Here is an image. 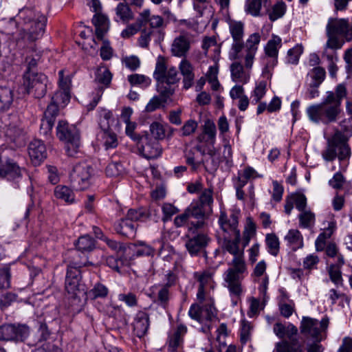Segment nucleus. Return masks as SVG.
<instances>
[{"label": "nucleus", "mask_w": 352, "mask_h": 352, "mask_svg": "<svg viewBox=\"0 0 352 352\" xmlns=\"http://www.w3.org/2000/svg\"><path fill=\"white\" fill-rule=\"evenodd\" d=\"M193 9L197 12L198 16L201 17L204 10L206 9L208 4L212 0H192Z\"/></svg>", "instance_id": "774afa93"}, {"label": "nucleus", "mask_w": 352, "mask_h": 352, "mask_svg": "<svg viewBox=\"0 0 352 352\" xmlns=\"http://www.w3.org/2000/svg\"><path fill=\"white\" fill-rule=\"evenodd\" d=\"M347 96L346 85L338 84L335 91H328L322 102L309 106L306 113L309 120L315 124H329L337 121L342 109V102Z\"/></svg>", "instance_id": "f257e3e1"}, {"label": "nucleus", "mask_w": 352, "mask_h": 352, "mask_svg": "<svg viewBox=\"0 0 352 352\" xmlns=\"http://www.w3.org/2000/svg\"><path fill=\"white\" fill-rule=\"evenodd\" d=\"M238 217L232 214L228 217L225 212H221L219 223L223 232V242H240V231L238 230Z\"/></svg>", "instance_id": "9d476101"}, {"label": "nucleus", "mask_w": 352, "mask_h": 352, "mask_svg": "<svg viewBox=\"0 0 352 352\" xmlns=\"http://www.w3.org/2000/svg\"><path fill=\"white\" fill-rule=\"evenodd\" d=\"M239 244V243H223L222 246L223 251H226L234 256V258L229 263V265H234V263L238 262V261L245 263L244 259L245 245L241 247Z\"/></svg>", "instance_id": "a878e982"}, {"label": "nucleus", "mask_w": 352, "mask_h": 352, "mask_svg": "<svg viewBox=\"0 0 352 352\" xmlns=\"http://www.w3.org/2000/svg\"><path fill=\"white\" fill-rule=\"evenodd\" d=\"M190 47L188 38L184 35H180L173 41L170 49L171 54L177 57H186Z\"/></svg>", "instance_id": "5701e85b"}, {"label": "nucleus", "mask_w": 352, "mask_h": 352, "mask_svg": "<svg viewBox=\"0 0 352 352\" xmlns=\"http://www.w3.org/2000/svg\"><path fill=\"white\" fill-rule=\"evenodd\" d=\"M282 45V40L278 36H274L270 39L265 47V52L268 58H278V50Z\"/></svg>", "instance_id": "2f4dec72"}, {"label": "nucleus", "mask_w": 352, "mask_h": 352, "mask_svg": "<svg viewBox=\"0 0 352 352\" xmlns=\"http://www.w3.org/2000/svg\"><path fill=\"white\" fill-rule=\"evenodd\" d=\"M154 34L152 30H143L138 39V44L141 47H148L151 40V36Z\"/></svg>", "instance_id": "69168bd1"}, {"label": "nucleus", "mask_w": 352, "mask_h": 352, "mask_svg": "<svg viewBox=\"0 0 352 352\" xmlns=\"http://www.w3.org/2000/svg\"><path fill=\"white\" fill-rule=\"evenodd\" d=\"M297 333V327L292 324H289L285 330V336L289 340L283 339L276 342L273 352H305L302 344L296 338H294Z\"/></svg>", "instance_id": "f8f14e48"}, {"label": "nucleus", "mask_w": 352, "mask_h": 352, "mask_svg": "<svg viewBox=\"0 0 352 352\" xmlns=\"http://www.w3.org/2000/svg\"><path fill=\"white\" fill-rule=\"evenodd\" d=\"M327 36L328 39L325 44L324 49L336 51L342 48L344 43L340 41L336 35L327 32Z\"/></svg>", "instance_id": "6e6d98bb"}, {"label": "nucleus", "mask_w": 352, "mask_h": 352, "mask_svg": "<svg viewBox=\"0 0 352 352\" xmlns=\"http://www.w3.org/2000/svg\"><path fill=\"white\" fill-rule=\"evenodd\" d=\"M315 215L310 211L304 210L299 214L300 224L303 228L310 227L314 222Z\"/></svg>", "instance_id": "bf43d9fd"}, {"label": "nucleus", "mask_w": 352, "mask_h": 352, "mask_svg": "<svg viewBox=\"0 0 352 352\" xmlns=\"http://www.w3.org/2000/svg\"><path fill=\"white\" fill-rule=\"evenodd\" d=\"M150 325L149 316L143 311H139L133 321V331L135 334L139 337H143L147 332Z\"/></svg>", "instance_id": "4be33fe9"}, {"label": "nucleus", "mask_w": 352, "mask_h": 352, "mask_svg": "<svg viewBox=\"0 0 352 352\" xmlns=\"http://www.w3.org/2000/svg\"><path fill=\"white\" fill-rule=\"evenodd\" d=\"M137 143L140 153L146 159H155L162 154V148L158 141L153 140L148 134L142 136Z\"/></svg>", "instance_id": "4468645a"}, {"label": "nucleus", "mask_w": 352, "mask_h": 352, "mask_svg": "<svg viewBox=\"0 0 352 352\" xmlns=\"http://www.w3.org/2000/svg\"><path fill=\"white\" fill-rule=\"evenodd\" d=\"M30 335V328L22 324H4L0 326V340L24 342Z\"/></svg>", "instance_id": "9b49d317"}, {"label": "nucleus", "mask_w": 352, "mask_h": 352, "mask_svg": "<svg viewBox=\"0 0 352 352\" xmlns=\"http://www.w3.org/2000/svg\"><path fill=\"white\" fill-rule=\"evenodd\" d=\"M19 25H21L17 44L24 47L41 38L45 32L47 18L41 12L32 8L19 10L16 16Z\"/></svg>", "instance_id": "f03ea898"}, {"label": "nucleus", "mask_w": 352, "mask_h": 352, "mask_svg": "<svg viewBox=\"0 0 352 352\" xmlns=\"http://www.w3.org/2000/svg\"><path fill=\"white\" fill-rule=\"evenodd\" d=\"M350 155L351 149L346 143V140L340 133H336L322 153V157L326 161H333L336 157L340 161H344L349 159Z\"/></svg>", "instance_id": "423d86ee"}, {"label": "nucleus", "mask_w": 352, "mask_h": 352, "mask_svg": "<svg viewBox=\"0 0 352 352\" xmlns=\"http://www.w3.org/2000/svg\"><path fill=\"white\" fill-rule=\"evenodd\" d=\"M327 272L331 280L336 285H342V277L341 268H339L338 266L330 265L327 267Z\"/></svg>", "instance_id": "3c124183"}, {"label": "nucleus", "mask_w": 352, "mask_h": 352, "mask_svg": "<svg viewBox=\"0 0 352 352\" xmlns=\"http://www.w3.org/2000/svg\"><path fill=\"white\" fill-rule=\"evenodd\" d=\"M320 258L317 255L309 254L303 260V268L309 271L316 270Z\"/></svg>", "instance_id": "e2e57ef3"}, {"label": "nucleus", "mask_w": 352, "mask_h": 352, "mask_svg": "<svg viewBox=\"0 0 352 352\" xmlns=\"http://www.w3.org/2000/svg\"><path fill=\"white\" fill-rule=\"evenodd\" d=\"M287 6L285 2L280 1L275 3L268 12L269 19L274 21L284 16L286 12Z\"/></svg>", "instance_id": "a19ab883"}, {"label": "nucleus", "mask_w": 352, "mask_h": 352, "mask_svg": "<svg viewBox=\"0 0 352 352\" xmlns=\"http://www.w3.org/2000/svg\"><path fill=\"white\" fill-rule=\"evenodd\" d=\"M248 274L245 263L235 262L223 274V286L228 290L232 304L236 306L243 294L244 289L242 282L245 275Z\"/></svg>", "instance_id": "7ed1b4c3"}, {"label": "nucleus", "mask_w": 352, "mask_h": 352, "mask_svg": "<svg viewBox=\"0 0 352 352\" xmlns=\"http://www.w3.org/2000/svg\"><path fill=\"white\" fill-rule=\"evenodd\" d=\"M213 191L211 188L204 189L197 202L205 207L208 210L212 212V205L213 204Z\"/></svg>", "instance_id": "79ce46f5"}, {"label": "nucleus", "mask_w": 352, "mask_h": 352, "mask_svg": "<svg viewBox=\"0 0 352 352\" xmlns=\"http://www.w3.org/2000/svg\"><path fill=\"white\" fill-rule=\"evenodd\" d=\"M217 129L214 122L208 120L205 122L204 126L203 134L198 137L199 142H205L214 145L216 140Z\"/></svg>", "instance_id": "7c9ffc66"}, {"label": "nucleus", "mask_w": 352, "mask_h": 352, "mask_svg": "<svg viewBox=\"0 0 352 352\" xmlns=\"http://www.w3.org/2000/svg\"><path fill=\"white\" fill-rule=\"evenodd\" d=\"M168 129H171L168 125L158 122H154L150 125L151 133L157 141L166 138Z\"/></svg>", "instance_id": "e433bc0d"}, {"label": "nucleus", "mask_w": 352, "mask_h": 352, "mask_svg": "<svg viewBox=\"0 0 352 352\" xmlns=\"http://www.w3.org/2000/svg\"><path fill=\"white\" fill-rule=\"evenodd\" d=\"M57 108L54 104L48 105L44 112V116L41 119L40 124V134L47 138L51 136L52 128L56 117L57 116Z\"/></svg>", "instance_id": "a211bd4d"}, {"label": "nucleus", "mask_w": 352, "mask_h": 352, "mask_svg": "<svg viewBox=\"0 0 352 352\" xmlns=\"http://www.w3.org/2000/svg\"><path fill=\"white\" fill-rule=\"evenodd\" d=\"M124 171L123 165L120 162H113L108 164L105 172L109 177H118Z\"/></svg>", "instance_id": "603ef678"}, {"label": "nucleus", "mask_w": 352, "mask_h": 352, "mask_svg": "<svg viewBox=\"0 0 352 352\" xmlns=\"http://www.w3.org/2000/svg\"><path fill=\"white\" fill-rule=\"evenodd\" d=\"M350 28L349 22L346 19H329L326 31L334 35L344 36L347 41H350L352 39Z\"/></svg>", "instance_id": "f3484780"}, {"label": "nucleus", "mask_w": 352, "mask_h": 352, "mask_svg": "<svg viewBox=\"0 0 352 352\" xmlns=\"http://www.w3.org/2000/svg\"><path fill=\"white\" fill-rule=\"evenodd\" d=\"M94 169L86 162L76 164L70 173L69 179L77 190L87 189L91 183Z\"/></svg>", "instance_id": "6e6552de"}, {"label": "nucleus", "mask_w": 352, "mask_h": 352, "mask_svg": "<svg viewBox=\"0 0 352 352\" xmlns=\"http://www.w3.org/2000/svg\"><path fill=\"white\" fill-rule=\"evenodd\" d=\"M0 177L8 181L18 182L22 177L21 169L12 160H8L0 167Z\"/></svg>", "instance_id": "412c9836"}, {"label": "nucleus", "mask_w": 352, "mask_h": 352, "mask_svg": "<svg viewBox=\"0 0 352 352\" xmlns=\"http://www.w3.org/2000/svg\"><path fill=\"white\" fill-rule=\"evenodd\" d=\"M85 265L81 263H70L67 266L65 278V289L68 293H74L81 279V272L80 268Z\"/></svg>", "instance_id": "2eb2a0df"}, {"label": "nucleus", "mask_w": 352, "mask_h": 352, "mask_svg": "<svg viewBox=\"0 0 352 352\" xmlns=\"http://www.w3.org/2000/svg\"><path fill=\"white\" fill-rule=\"evenodd\" d=\"M162 211L163 213L162 221L166 222L170 221L172 217L179 212V209L170 203H164L162 206Z\"/></svg>", "instance_id": "864d4df0"}, {"label": "nucleus", "mask_w": 352, "mask_h": 352, "mask_svg": "<svg viewBox=\"0 0 352 352\" xmlns=\"http://www.w3.org/2000/svg\"><path fill=\"white\" fill-rule=\"evenodd\" d=\"M316 248L317 251L324 250L327 256L331 258L339 254L336 243H316Z\"/></svg>", "instance_id": "5fc2aeb1"}, {"label": "nucleus", "mask_w": 352, "mask_h": 352, "mask_svg": "<svg viewBox=\"0 0 352 352\" xmlns=\"http://www.w3.org/2000/svg\"><path fill=\"white\" fill-rule=\"evenodd\" d=\"M125 123L126 124V129H125L126 134L129 137H130L133 141H135L136 142H139L142 136H140L139 134H138L135 132V129L137 126L136 123L132 122H127Z\"/></svg>", "instance_id": "338daca9"}, {"label": "nucleus", "mask_w": 352, "mask_h": 352, "mask_svg": "<svg viewBox=\"0 0 352 352\" xmlns=\"http://www.w3.org/2000/svg\"><path fill=\"white\" fill-rule=\"evenodd\" d=\"M217 320V311L214 305L206 304L201 307V322H200V323H210Z\"/></svg>", "instance_id": "58836bf2"}, {"label": "nucleus", "mask_w": 352, "mask_h": 352, "mask_svg": "<svg viewBox=\"0 0 352 352\" xmlns=\"http://www.w3.org/2000/svg\"><path fill=\"white\" fill-rule=\"evenodd\" d=\"M169 299V288L162 286L159 289L156 298L154 300V302L165 309L168 305Z\"/></svg>", "instance_id": "37998d69"}, {"label": "nucleus", "mask_w": 352, "mask_h": 352, "mask_svg": "<svg viewBox=\"0 0 352 352\" xmlns=\"http://www.w3.org/2000/svg\"><path fill=\"white\" fill-rule=\"evenodd\" d=\"M261 41V36L259 33H253L249 36L245 43L244 42L245 48V66L247 69H250L252 67L254 59L258 45Z\"/></svg>", "instance_id": "dca6fc26"}, {"label": "nucleus", "mask_w": 352, "mask_h": 352, "mask_svg": "<svg viewBox=\"0 0 352 352\" xmlns=\"http://www.w3.org/2000/svg\"><path fill=\"white\" fill-rule=\"evenodd\" d=\"M116 232L126 237L129 239H131L135 236V228L133 221H130L127 218H124L115 226Z\"/></svg>", "instance_id": "c85d7f7f"}, {"label": "nucleus", "mask_w": 352, "mask_h": 352, "mask_svg": "<svg viewBox=\"0 0 352 352\" xmlns=\"http://www.w3.org/2000/svg\"><path fill=\"white\" fill-rule=\"evenodd\" d=\"M112 75L110 71L104 67H100L97 69L96 73V81L105 87H108L111 83Z\"/></svg>", "instance_id": "49530a36"}, {"label": "nucleus", "mask_w": 352, "mask_h": 352, "mask_svg": "<svg viewBox=\"0 0 352 352\" xmlns=\"http://www.w3.org/2000/svg\"><path fill=\"white\" fill-rule=\"evenodd\" d=\"M188 215L197 219H202L206 214L211 212L199 203L192 202L186 210Z\"/></svg>", "instance_id": "ea45409f"}, {"label": "nucleus", "mask_w": 352, "mask_h": 352, "mask_svg": "<svg viewBox=\"0 0 352 352\" xmlns=\"http://www.w3.org/2000/svg\"><path fill=\"white\" fill-rule=\"evenodd\" d=\"M303 52L301 45H296L287 52V63L296 65L298 63L300 56Z\"/></svg>", "instance_id": "13d9d810"}, {"label": "nucleus", "mask_w": 352, "mask_h": 352, "mask_svg": "<svg viewBox=\"0 0 352 352\" xmlns=\"http://www.w3.org/2000/svg\"><path fill=\"white\" fill-rule=\"evenodd\" d=\"M70 100V93L67 91H57L52 98L49 105L54 104L57 108V114L59 108L65 107Z\"/></svg>", "instance_id": "72a5a7b5"}, {"label": "nucleus", "mask_w": 352, "mask_h": 352, "mask_svg": "<svg viewBox=\"0 0 352 352\" xmlns=\"http://www.w3.org/2000/svg\"><path fill=\"white\" fill-rule=\"evenodd\" d=\"M329 320L327 317L320 321L307 316H303L300 322V332L305 337L311 339L314 342H320L326 338V331Z\"/></svg>", "instance_id": "39448f33"}, {"label": "nucleus", "mask_w": 352, "mask_h": 352, "mask_svg": "<svg viewBox=\"0 0 352 352\" xmlns=\"http://www.w3.org/2000/svg\"><path fill=\"white\" fill-rule=\"evenodd\" d=\"M256 226L252 218L248 217L246 219V224L243 233V240L244 242H249L253 239L256 234Z\"/></svg>", "instance_id": "09e8293b"}, {"label": "nucleus", "mask_w": 352, "mask_h": 352, "mask_svg": "<svg viewBox=\"0 0 352 352\" xmlns=\"http://www.w3.org/2000/svg\"><path fill=\"white\" fill-rule=\"evenodd\" d=\"M148 217V212L146 208L129 209L126 218L131 221H144Z\"/></svg>", "instance_id": "a18cd8bd"}, {"label": "nucleus", "mask_w": 352, "mask_h": 352, "mask_svg": "<svg viewBox=\"0 0 352 352\" xmlns=\"http://www.w3.org/2000/svg\"><path fill=\"white\" fill-rule=\"evenodd\" d=\"M228 25L229 32L232 38L229 57L230 60H236L240 58V52L244 47L245 24L241 21L230 19L228 20Z\"/></svg>", "instance_id": "0eeeda50"}, {"label": "nucleus", "mask_w": 352, "mask_h": 352, "mask_svg": "<svg viewBox=\"0 0 352 352\" xmlns=\"http://www.w3.org/2000/svg\"><path fill=\"white\" fill-rule=\"evenodd\" d=\"M28 151L31 161L34 165L40 164L47 157L45 145L38 139H34L30 142Z\"/></svg>", "instance_id": "6ab92c4d"}, {"label": "nucleus", "mask_w": 352, "mask_h": 352, "mask_svg": "<svg viewBox=\"0 0 352 352\" xmlns=\"http://www.w3.org/2000/svg\"><path fill=\"white\" fill-rule=\"evenodd\" d=\"M58 138L65 142V150L70 157L75 156L79 151L80 146V133L74 125H70L65 120H60L56 126Z\"/></svg>", "instance_id": "20e7f679"}, {"label": "nucleus", "mask_w": 352, "mask_h": 352, "mask_svg": "<svg viewBox=\"0 0 352 352\" xmlns=\"http://www.w3.org/2000/svg\"><path fill=\"white\" fill-rule=\"evenodd\" d=\"M292 199L296 208L300 212L305 210L307 206V198L305 195L295 193L291 195Z\"/></svg>", "instance_id": "0e129e2a"}, {"label": "nucleus", "mask_w": 352, "mask_h": 352, "mask_svg": "<svg viewBox=\"0 0 352 352\" xmlns=\"http://www.w3.org/2000/svg\"><path fill=\"white\" fill-rule=\"evenodd\" d=\"M213 276V273L209 270H206L202 272H195L194 277L199 283V286L206 287L211 280Z\"/></svg>", "instance_id": "052dcab7"}, {"label": "nucleus", "mask_w": 352, "mask_h": 352, "mask_svg": "<svg viewBox=\"0 0 352 352\" xmlns=\"http://www.w3.org/2000/svg\"><path fill=\"white\" fill-rule=\"evenodd\" d=\"M199 153H201V157L205 155V151L201 150L200 146H196L185 152L186 162L191 167L192 171H197L201 165L204 166L206 169H208V164H206V162L202 157L199 158Z\"/></svg>", "instance_id": "aec40b11"}, {"label": "nucleus", "mask_w": 352, "mask_h": 352, "mask_svg": "<svg viewBox=\"0 0 352 352\" xmlns=\"http://www.w3.org/2000/svg\"><path fill=\"white\" fill-rule=\"evenodd\" d=\"M92 22L96 27L97 38L102 40L109 28V22L107 16L100 12L96 13L93 17Z\"/></svg>", "instance_id": "bb28decb"}, {"label": "nucleus", "mask_w": 352, "mask_h": 352, "mask_svg": "<svg viewBox=\"0 0 352 352\" xmlns=\"http://www.w3.org/2000/svg\"><path fill=\"white\" fill-rule=\"evenodd\" d=\"M336 229V222L330 221L327 222V226L322 229V232L319 234L316 242H325L327 239H330Z\"/></svg>", "instance_id": "8fccbe9b"}, {"label": "nucleus", "mask_w": 352, "mask_h": 352, "mask_svg": "<svg viewBox=\"0 0 352 352\" xmlns=\"http://www.w3.org/2000/svg\"><path fill=\"white\" fill-rule=\"evenodd\" d=\"M75 248L72 251L73 253H79L87 256L95 249V243H74Z\"/></svg>", "instance_id": "680f3d73"}, {"label": "nucleus", "mask_w": 352, "mask_h": 352, "mask_svg": "<svg viewBox=\"0 0 352 352\" xmlns=\"http://www.w3.org/2000/svg\"><path fill=\"white\" fill-rule=\"evenodd\" d=\"M100 136L106 149L113 148L118 146V142L116 134L109 130V129H106V126H104V129H102Z\"/></svg>", "instance_id": "f704fd0d"}, {"label": "nucleus", "mask_w": 352, "mask_h": 352, "mask_svg": "<svg viewBox=\"0 0 352 352\" xmlns=\"http://www.w3.org/2000/svg\"><path fill=\"white\" fill-rule=\"evenodd\" d=\"M309 75L312 79L311 82L313 85L314 87H319L325 78L326 72L321 67H316L309 72Z\"/></svg>", "instance_id": "de8ad7c7"}, {"label": "nucleus", "mask_w": 352, "mask_h": 352, "mask_svg": "<svg viewBox=\"0 0 352 352\" xmlns=\"http://www.w3.org/2000/svg\"><path fill=\"white\" fill-rule=\"evenodd\" d=\"M47 77L42 73H24L23 86L28 94L43 98L47 91Z\"/></svg>", "instance_id": "1a4fd4ad"}, {"label": "nucleus", "mask_w": 352, "mask_h": 352, "mask_svg": "<svg viewBox=\"0 0 352 352\" xmlns=\"http://www.w3.org/2000/svg\"><path fill=\"white\" fill-rule=\"evenodd\" d=\"M267 92V80H262L256 82V86L251 93L252 102L257 104L265 96Z\"/></svg>", "instance_id": "4c0bfd02"}, {"label": "nucleus", "mask_w": 352, "mask_h": 352, "mask_svg": "<svg viewBox=\"0 0 352 352\" xmlns=\"http://www.w3.org/2000/svg\"><path fill=\"white\" fill-rule=\"evenodd\" d=\"M54 197L68 204L75 203V194L74 191L67 186L58 185L54 190Z\"/></svg>", "instance_id": "c756f323"}, {"label": "nucleus", "mask_w": 352, "mask_h": 352, "mask_svg": "<svg viewBox=\"0 0 352 352\" xmlns=\"http://www.w3.org/2000/svg\"><path fill=\"white\" fill-rule=\"evenodd\" d=\"M128 80L133 86H140L142 88L148 87L151 83V80L148 76L142 74H131L128 76Z\"/></svg>", "instance_id": "c03bdc74"}, {"label": "nucleus", "mask_w": 352, "mask_h": 352, "mask_svg": "<svg viewBox=\"0 0 352 352\" xmlns=\"http://www.w3.org/2000/svg\"><path fill=\"white\" fill-rule=\"evenodd\" d=\"M232 80L237 83L246 84L250 80V74L245 71L239 62H234L230 65Z\"/></svg>", "instance_id": "393cba45"}, {"label": "nucleus", "mask_w": 352, "mask_h": 352, "mask_svg": "<svg viewBox=\"0 0 352 352\" xmlns=\"http://www.w3.org/2000/svg\"><path fill=\"white\" fill-rule=\"evenodd\" d=\"M109 294L108 288L100 283H96L85 294L87 299L94 300L97 298H104Z\"/></svg>", "instance_id": "473e14b6"}, {"label": "nucleus", "mask_w": 352, "mask_h": 352, "mask_svg": "<svg viewBox=\"0 0 352 352\" xmlns=\"http://www.w3.org/2000/svg\"><path fill=\"white\" fill-rule=\"evenodd\" d=\"M13 101L12 90L6 87H0V112L8 110Z\"/></svg>", "instance_id": "c9c22d12"}, {"label": "nucleus", "mask_w": 352, "mask_h": 352, "mask_svg": "<svg viewBox=\"0 0 352 352\" xmlns=\"http://www.w3.org/2000/svg\"><path fill=\"white\" fill-rule=\"evenodd\" d=\"M187 328L183 324L177 326V329L169 336L168 351L169 352H177V349L183 342V336L186 333Z\"/></svg>", "instance_id": "b1692460"}, {"label": "nucleus", "mask_w": 352, "mask_h": 352, "mask_svg": "<svg viewBox=\"0 0 352 352\" xmlns=\"http://www.w3.org/2000/svg\"><path fill=\"white\" fill-rule=\"evenodd\" d=\"M10 268L5 266L0 268V289L9 288L10 286Z\"/></svg>", "instance_id": "4d7b16f0"}, {"label": "nucleus", "mask_w": 352, "mask_h": 352, "mask_svg": "<svg viewBox=\"0 0 352 352\" xmlns=\"http://www.w3.org/2000/svg\"><path fill=\"white\" fill-rule=\"evenodd\" d=\"M115 21H121L123 23H128L133 17V13L127 3H119L115 8Z\"/></svg>", "instance_id": "cd10ccee"}, {"label": "nucleus", "mask_w": 352, "mask_h": 352, "mask_svg": "<svg viewBox=\"0 0 352 352\" xmlns=\"http://www.w3.org/2000/svg\"><path fill=\"white\" fill-rule=\"evenodd\" d=\"M153 78L160 83L174 85L179 82L178 72L175 67L166 66L165 59L160 56L157 60Z\"/></svg>", "instance_id": "ddd939ff"}]
</instances>
